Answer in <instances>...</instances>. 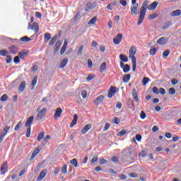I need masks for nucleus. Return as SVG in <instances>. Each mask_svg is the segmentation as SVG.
Segmentation results:
<instances>
[{"label": "nucleus", "instance_id": "obj_28", "mask_svg": "<svg viewBox=\"0 0 181 181\" xmlns=\"http://www.w3.org/2000/svg\"><path fill=\"white\" fill-rule=\"evenodd\" d=\"M37 83V76H35L31 83L33 86L31 88V90H35V86H36Z\"/></svg>", "mask_w": 181, "mask_h": 181}, {"label": "nucleus", "instance_id": "obj_9", "mask_svg": "<svg viewBox=\"0 0 181 181\" xmlns=\"http://www.w3.org/2000/svg\"><path fill=\"white\" fill-rule=\"evenodd\" d=\"M62 112H63V110L60 107H57L55 110L54 118H55V119H58V118H60V117H62Z\"/></svg>", "mask_w": 181, "mask_h": 181}, {"label": "nucleus", "instance_id": "obj_13", "mask_svg": "<svg viewBox=\"0 0 181 181\" xmlns=\"http://www.w3.org/2000/svg\"><path fill=\"white\" fill-rule=\"evenodd\" d=\"M116 91H117V90H115V87L111 86V87L110 88L109 93H108V94H107L108 98H112V96L115 95Z\"/></svg>", "mask_w": 181, "mask_h": 181}, {"label": "nucleus", "instance_id": "obj_50", "mask_svg": "<svg viewBox=\"0 0 181 181\" xmlns=\"http://www.w3.org/2000/svg\"><path fill=\"white\" fill-rule=\"evenodd\" d=\"M0 56H8V51L3 49L0 51Z\"/></svg>", "mask_w": 181, "mask_h": 181}, {"label": "nucleus", "instance_id": "obj_63", "mask_svg": "<svg viewBox=\"0 0 181 181\" xmlns=\"http://www.w3.org/2000/svg\"><path fill=\"white\" fill-rule=\"evenodd\" d=\"M119 177L121 180H125V179H127V175L121 174L119 175Z\"/></svg>", "mask_w": 181, "mask_h": 181}, {"label": "nucleus", "instance_id": "obj_39", "mask_svg": "<svg viewBox=\"0 0 181 181\" xmlns=\"http://www.w3.org/2000/svg\"><path fill=\"white\" fill-rule=\"evenodd\" d=\"M21 42H30V38H29L28 36L22 37L20 39Z\"/></svg>", "mask_w": 181, "mask_h": 181}, {"label": "nucleus", "instance_id": "obj_2", "mask_svg": "<svg viewBox=\"0 0 181 181\" xmlns=\"http://www.w3.org/2000/svg\"><path fill=\"white\" fill-rule=\"evenodd\" d=\"M136 54V48L132 47L129 49V59H132V71H135L136 70V58L135 54Z\"/></svg>", "mask_w": 181, "mask_h": 181}, {"label": "nucleus", "instance_id": "obj_58", "mask_svg": "<svg viewBox=\"0 0 181 181\" xmlns=\"http://www.w3.org/2000/svg\"><path fill=\"white\" fill-rule=\"evenodd\" d=\"M152 91L154 93V94H159V89L158 87H153Z\"/></svg>", "mask_w": 181, "mask_h": 181}, {"label": "nucleus", "instance_id": "obj_10", "mask_svg": "<svg viewBox=\"0 0 181 181\" xmlns=\"http://www.w3.org/2000/svg\"><path fill=\"white\" fill-rule=\"evenodd\" d=\"M47 173V170H42L40 173L39 174L37 178V181H41L43 180V178L46 176Z\"/></svg>", "mask_w": 181, "mask_h": 181}, {"label": "nucleus", "instance_id": "obj_18", "mask_svg": "<svg viewBox=\"0 0 181 181\" xmlns=\"http://www.w3.org/2000/svg\"><path fill=\"white\" fill-rule=\"evenodd\" d=\"M159 3L157 1L153 2L150 6H148V11H155L156 9V6H158Z\"/></svg>", "mask_w": 181, "mask_h": 181}, {"label": "nucleus", "instance_id": "obj_51", "mask_svg": "<svg viewBox=\"0 0 181 181\" xmlns=\"http://www.w3.org/2000/svg\"><path fill=\"white\" fill-rule=\"evenodd\" d=\"M140 118L141 119H145V118H146V114L145 113V112L141 111L140 113Z\"/></svg>", "mask_w": 181, "mask_h": 181}, {"label": "nucleus", "instance_id": "obj_64", "mask_svg": "<svg viewBox=\"0 0 181 181\" xmlns=\"http://www.w3.org/2000/svg\"><path fill=\"white\" fill-rule=\"evenodd\" d=\"M119 2L122 6H127V0H119Z\"/></svg>", "mask_w": 181, "mask_h": 181}, {"label": "nucleus", "instance_id": "obj_43", "mask_svg": "<svg viewBox=\"0 0 181 181\" xmlns=\"http://www.w3.org/2000/svg\"><path fill=\"white\" fill-rule=\"evenodd\" d=\"M125 134H127V130L122 129V131H120V132L117 134V136H124V135H125Z\"/></svg>", "mask_w": 181, "mask_h": 181}, {"label": "nucleus", "instance_id": "obj_19", "mask_svg": "<svg viewBox=\"0 0 181 181\" xmlns=\"http://www.w3.org/2000/svg\"><path fill=\"white\" fill-rule=\"evenodd\" d=\"M26 87V81H23L20 86H18V90L20 93H23L25 88Z\"/></svg>", "mask_w": 181, "mask_h": 181}, {"label": "nucleus", "instance_id": "obj_8", "mask_svg": "<svg viewBox=\"0 0 181 181\" xmlns=\"http://www.w3.org/2000/svg\"><path fill=\"white\" fill-rule=\"evenodd\" d=\"M1 175H5L8 172V163L4 162L0 168Z\"/></svg>", "mask_w": 181, "mask_h": 181}, {"label": "nucleus", "instance_id": "obj_38", "mask_svg": "<svg viewBox=\"0 0 181 181\" xmlns=\"http://www.w3.org/2000/svg\"><path fill=\"white\" fill-rule=\"evenodd\" d=\"M156 52H158V48H151L150 49V54L151 56H155V54H156Z\"/></svg>", "mask_w": 181, "mask_h": 181}, {"label": "nucleus", "instance_id": "obj_11", "mask_svg": "<svg viewBox=\"0 0 181 181\" xmlns=\"http://www.w3.org/2000/svg\"><path fill=\"white\" fill-rule=\"evenodd\" d=\"M90 129H91V124H88L81 129V134L84 135V134H87Z\"/></svg>", "mask_w": 181, "mask_h": 181}, {"label": "nucleus", "instance_id": "obj_57", "mask_svg": "<svg viewBox=\"0 0 181 181\" xmlns=\"http://www.w3.org/2000/svg\"><path fill=\"white\" fill-rule=\"evenodd\" d=\"M13 62H14V63H16V64H18V63H20L21 59H19V57L18 56L15 57Z\"/></svg>", "mask_w": 181, "mask_h": 181}, {"label": "nucleus", "instance_id": "obj_7", "mask_svg": "<svg viewBox=\"0 0 181 181\" xmlns=\"http://www.w3.org/2000/svg\"><path fill=\"white\" fill-rule=\"evenodd\" d=\"M122 40V34L119 33L113 39V43L114 45H118L119 43H121Z\"/></svg>", "mask_w": 181, "mask_h": 181}, {"label": "nucleus", "instance_id": "obj_21", "mask_svg": "<svg viewBox=\"0 0 181 181\" xmlns=\"http://www.w3.org/2000/svg\"><path fill=\"white\" fill-rule=\"evenodd\" d=\"M67 49V40H64V42L63 44V46L61 48L60 54H64V52H66V49Z\"/></svg>", "mask_w": 181, "mask_h": 181}, {"label": "nucleus", "instance_id": "obj_46", "mask_svg": "<svg viewBox=\"0 0 181 181\" xmlns=\"http://www.w3.org/2000/svg\"><path fill=\"white\" fill-rule=\"evenodd\" d=\"M44 39H47V40H50V39H52V35H50V33H47L44 35Z\"/></svg>", "mask_w": 181, "mask_h": 181}, {"label": "nucleus", "instance_id": "obj_24", "mask_svg": "<svg viewBox=\"0 0 181 181\" xmlns=\"http://www.w3.org/2000/svg\"><path fill=\"white\" fill-rule=\"evenodd\" d=\"M105 70H107V63L103 62L100 65L99 71L100 73H103V71H105Z\"/></svg>", "mask_w": 181, "mask_h": 181}, {"label": "nucleus", "instance_id": "obj_30", "mask_svg": "<svg viewBox=\"0 0 181 181\" xmlns=\"http://www.w3.org/2000/svg\"><path fill=\"white\" fill-rule=\"evenodd\" d=\"M59 37V35H56L55 36H54V37H52V39L49 41V45L50 46H53V45H54V43L56 42V40H57Z\"/></svg>", "mask_w": 181, "mask_h": 181}, {"label": "nucleus", "instance_id": "obj_25", "mask_svg": "<svg viewBox=\"0 0 181 181\" xmlns=\"http://www.w3.org/2000/svg\"><path fill=\"white\" fill-rule=\"evenodd\" d=\"M32 30L35 31V33L39 32V25L37 23H34L31 27Z\"/></svg>", "mask_w": 181, "mask_h": 181}, {"label": "nucleus", "instance_id": "obj_15", "mask_svg": "<svg viewBox=\"0 0 181 181\" xmlns=\"http://www.w3.org/2000/svg\"><path fill=\"white\" fill-rule=\"evenodd\" d=\"M168 37H163L161 38H159L158 40H157V44L158 45H165L166 43H168Z\"/></svg>", "mask_w": 181, "mask_h": 181}, {"label": "nucleus", "instance_id": "obj_12", "mask_svg": "<svg viewBox=\"0 0 181 181\" xmlns=\"http://www.w3.org/2000/svg\"><path fill=\"white\" fill-rule=\"evenodd\" d=\"M8 50H9L10 53H12V54H16V53H18V52H19V49L18 48L17 46H15V45H12L11 47H9Z\"/></svg>", "mask_w": 181, "mask_h": 181}, {"label": "nucleus", "instance_id": "obj_61", "mask_svg": "<svg viewBox=\"0 0 181 181\" xmlns=\"http://www.w3.org/2000/svg\"><path fill=\"white\" fill-rule=\"evenodd\" d=\"M110 123H105L103 131H105V132L108 131V128H110Z\"/></svg>", "mask_w": 181, "mask_h": 181}, {"label": "nucleus", "instance_id": "obj_31", "mask_svg": "<svg viewBox=\"0 0 181 181\" xmlns=\"http://www.w3.org/2000/svg\"><path fill=\"white\" fill-rule=\"evenodd\" d=\"M156 18H158V13H153V14H150L148 17V19L149 21H153V19H156Z\"/></svg>", "mask_w": 181, "mask_h": 181}, {"label": "nucleus", "instance_id": "obj_42", "mask_svg": "<svg viewBox=\"0 0 181 181\" xmlns=\"http://www.w3.org/2000/svg\"><path fill=\"white\" fill-rule=\"evenodd\" d=\"M8 100V95L4 94L1 98H0V101L5 102Z\"/></svg>", "mask_w": 181, "mask_h": 181}, {"label": "nucleus", "instance_id": "obj_55", "mask_svg": "<svg viewBox=\"0 0 181 181\" xmlns=\"http://www.w3.org/2000/svg\"><path fill=\"white\" fill-rule=\"evenodd\" d=\"M30 131H31L30 127H28L27 132L25 134L26 138H29L30 136Z\"/></svg>", "mask_w": 181, "mask_h": 181}, {"label": "nucleus", "instance_id": "obj_52", "mask_svg": "<svg viewBox=\"0 0 181 181\" xmlns=\"http://www.w3.org/2000/svg\"><path fill=\"white\" fill-rule=\"evenodd\" d=\"M95 162H98V158L97 156H93L90 160V163L94 164Z\"/></svg>", "mask_w": 181, "mask_h": 181}, {"label": "nucleus", "instance_id": "obj_41", "mask_svg": "<svg viewBox=\"0 0 181 181\" xmlns=\"http://www.w3.org/2000/svg\"><path fill=\"white\" fill-rule=\"evenodd\" d=\"M130 69L131 68L129 67V65H128V64L124 65V66L123 67L124 73H128V71H129Z\"/></svg>", "mask_w": 181, "mask_h": 181}, {"label": "nucleus", "instance_id": "obj_4", "mask_svg": "<svg viewBox=\"0 0 181 181\" xmlns=\"http://www.w3.org/2000/svg\"><path fill=\"white\" fill-rule=\"evenodd\" d=\"M9 129H11V127L9 126H6L1 135H0V144L2 142V141H4V139L5 138V136H6V134H8V132H9Z\"/></svg>", "mask_w": 181, "mask_h": 181}, {"label": "nucleus", "instance_id": "obj_17", "mask_svg": "<svg viewBox=\"0 0 181 181\" xmlns=\"http://www.w3.org/2000/svg\"><path fill=\"white\" fill-rule=\"evenodd\" d=\"M132 94L134 101H136V103H138V101H139V99L138 98V93H136V89L133 88Z\"/></svg>", "mask_w": 181, "mask_h": 181}, {"label": "nucleus", "instance_id": "obj_32", "mask_svg": "<svg viewBox=\"0 0 181 181\" xmlns=\"http://www.w3.org/2000/svg\"><path fill=\"white\" fill-rule=\"evenodd\" d=\"M119 59H120L121 62H124V63L128 62V58L127 57V56H125L124 54H120Z\"/></svg>", "mask_w": 181, "mask_h": 181}, {"label": "nucleus", "instance_id": "obj_35", "mask_svg": "<svg viewBox=\"0 0 181 181\" xmlns=\"http://www.w3.org/2000/svg\"><path fill=\"white\" fill-rule=\"evenodd\" d=\"M70 163L72 164L74 168H77V166H78V163L76 158L71 160Z\"/></svg>", "mask_w": 181, "mask_h": 181}, {"label": "nucleus", "instance_id": "obj_27", "mask_svg": "<svg viewBox=\"0 0 181 181\" xmlns=\"http://www.w3.org/2000/svg\"><path fill=\"white\" fill-rule=\"evenodd\" d=\"M180 15H181V10L180 9L173 11L171 13V16H180Z\"/></svg>", "mask_w": 181, "mask_h": 181}, {"label": "nucleus", "instance_id": "obj_14", "mask_svg": "<svg viewBox=\"0 0 181 181\" xmlns=\"http://www.w3.org/2000/svg\"><path fill=\"white\" fill-rule=\"evenodd\" d=\"M104 100V95H101L95 98V100L93 101L94 104L96 105H100L101 103H103V100Z\"/></svg>", "mask_w": 181, "mask_h": 181}, {"label": "nucleus", "instance_id": "obj_60", "mask_svg": "<svg viewBox=\"0 0 181 181\" xmlns=\"http://www.w3.org/2000/svg\"><path fill=\"white\" fill-rule=\"evenodd\" d=\"M129 176L130 177H132L133 179L138 177V175H136V173H134L129 174Z\"/></svg>", "mask_w": 181, "mask_h": 181}, {"label": "nucleus", "instance_id": "obj_48", "mask_svg": "<svg viewBox=\"0 0 181 181\" xmlns=\"http://www.w3.org/2000/svg\"><path fill=\"white\" fill-rule=\"evenodd\" d=\"M61 172H62V173H64V175H66V173H67V165H65L62 167Z\"/></svg>", "mask_w": 181, "mask_h": 181}, {"label": "nucleus", "instance_id": "obj_47", "mask_svg": "<svg viewBox=\"0 0 181 181\" xmlns=\"http://www.w3.org/2000/svg\"><path fill=\"white\" fill-rule=\"evenodd\" d=\"M100 165H105L106 163H108V161L104 158H101L99 160Z\"/></svg>", "mask_w": 181, "mask_h": 181}, {"label": "nucleus", "instance_id": "obj_45", "mask_svg": "<svg viewBox=\"0 0 181 181\" xmlns=\"http://www.w3.org/2000/svg\"><path fill=\"white\" fill-rule=\"evenodd\" d=\"M45 137V132L40 133L37 136V141H42L43 138Z\"/></svg>", "mask_w": 181, "mask_h": 181}, {"label": "nucleus", "instance_id": "obj_6", "mask_svg": "<svg viewBox=\"0 0 181 181\" xmlns=\"http://www.w3.org/2000/svg\"><path fill=\"white\" fill-rule=\"evenodd\" d=\"M138 8H139V4H136L134 6H132L130 8L132 15H138Z\"/></svg>", "mask_w": 181, "mask_h": 181}, {"label": "nucleus", "instance_id": "obj_36", "mask_svg": "<svg viewBox=\"0 0 181 181\" xmlns=\"http://www.w3.org/2000/svg\"><path fill=\"white\" fill-rule=\"evenodd\" d=\"M60 46H62V41L58 40L55 44L56 50L54 52H59V49H60Z\"/></svg>", "mask_w": 181, "mask_h": 181}, {"label": "nucleus", "instance_id": "obj_49", "mask_svg": "<svg viewBox=\"0 0 181 181\" xmlns=\"http://www.w3.org/2000/svg\"><path fill=\"white\" fill-rule=\"evenodd\" d=\"M21 127H22V121H20L16 126L15 127L14 129L15 131H18V129H19L21 128Z\"/></svg>", "mask_w": 181, "mask_h": 181}, {"label": "nucleus", "instance_id": "obj_5", "mask_svg": "<svg viewBox=\"0 0 181 181\" xmlns=\"http://www.w3.org/2000/svg\"><path fill=\"white\" fill-rule=\"evenodd\" d=\"M47 112V108H42L37 115V119H43L44 117H46V113Z\"/></svg>", "mask_w": 181, "mask_h": 181}, {"label": "nucleus", "instance_id": "obj_33", "mask_svg": "<svg viewBox=\"0 0 181 181\" xmlns=\"http://www.w3.org/2000/svg\"><path fill=\"white\" fill-rule=\"evenodd\" d=\"M77 49H78V52H77L78 56H81V54H83V49H84V46L81 45L80 47H77Z\"/></svg>", "mask_w": 181, "mask_h": 181}, {"label": "nucleus", "instance_id": "obj_29", "mask_svg": "<svg viewBox=\"0 0 181 181\" xmlns=\"http://www.w3.org/2000/svg\"><path fill=\"white\" fill-rule=\"evenodd\" d=\"M131 79V75L130 74H125L123 76V83H128L129 80Z\"/></svg>", "mask_w": 181, "mask_h": 181}, {"label": "nucleus", "instance_id": "obj_54", "mask_svg": "<svg viewBox=\"0 0 181 181\" xmlns=\"http://www.w3.org/2000/svg\"><path fill=\"white\" fill-rule=\"evenodd\" d=\"M6 62L8 64H9V63H11V62H12V57L7 55L6 56Z\"/></svg>", "mask_w": 181, "mask_h": 181}, {"label": "nucleus", "instance_id": "obj_26", "mask_svg": "<svg viewBox=\"0 0 181 181\" xmlns=\"http://www.w3.org/2000/svg\"><path fill=\"white\" fill-rule=\"evenodd\" d=\"M20 59H25L28 56V51H21L18 53Z\"/></svg>", "mask_w": 181, "mask_h": 181}, {"label": "nucleus", "instance_id": "obj_20", "mask_svg": "<svg viewBox=\"0 0 181 181\" xmlns=\"http://www.w3.org/2000/svg\"><path fill=\"white\" fill-rule=\"evenodd\" d=\"M68 62H69V59L67 58L64 59L60 63L59 69H64V67L67 66Z\"/></svg>", "mask_w": 181, "mask_h": 181}, {"label": "nucleus", "instance_id": "obj_59", "mask_svg": "<svg viewBox=\"0 0 181 181\" xmlns=\"http://www.w3.org/2000/svg\"><path fill=\"white\" fill-rule=\"evenodd\" d=\"M88 66L89 67V69H91V67H93V61H91L90 59H88Z\"/></svg>", "mask_w": 181, "mask_h": 181}, {"label": "nucleus", "instance_id": "obj_62", "mask_svg": "<svg viewBox=\"0 0 181 181\" xmlns=\"http://www.w3.org/2000/svg\"><path fill=\"white\" fill-rule=\"evenodd\" d=\"M178 81L177 79L176 78H173L171 80V84H173V86H176V84H177Z\"/></svg>", "mask_w": 181, "mask_h": 181}, {"label": "nucleus", "instance_id": "obj_40", "mask_svg": "<svg viewBox=\"0 0 181 181\" xmlns=\"http://www.w3.org/2000/svg\"><path fill=\"white\" fill-rule=\"evenodd\" d=\"M168 92L170 95H173L174 94H176V89H175V88H170Z\"/></svg>", "mask_w": 181, "mask_h": 181}, {"label": "nucleus", "instance_id": "obj_3", "mask_svg": "<svg viewBox=\"0 0 181 181\" xmlns=\"http://www.w3.org/2000/svg\"><path fill=\"white\" fill-rule=\"evenodd\" d=\"M123 152L124 153H127V155H129L130 156H132V158H131L132 160L134 159V158H136L137 154L135 152V148H134V146H130L127 148H124L123 150Z\"/></svg>", "mask_w": 181, "mask_h": 181}, {"label": "nucleus", "instance_id": "obj_22", "mask_svg": "<svg viewBox=\"0 0 181 181\" xmlns=\"http://www.w3.org/2000/svg\"><path fill=\"white\" fill-rule=\"evenodd\" d=\"M40 152V148H36L33 152V154L30 158V160H33L36 156H37V154Z\"/></svg>", "mask_w": 181, "mask_h": 181}, {"label": "nucleus", "instance_id": "obj_56", "mask_svg": "<svg viewBox=\"0 0 181 181\" xmlns=\"http://www.w3.org/2000/svg\"><path fill=\"white\" fill-rule=\"evenodd\" d=\"M81 96L83 98H87V90H82L81 91Z\"/></svg>", "mask_w": 181, "mask_h": 181}, {"label": "nucleus", "instance_id": "obj_16", "mask_svg": "<svg viewBox=\"0 0 181 181\" xmlns=\"http://www.w3.org/2000/svg\"><path fill=\"white\" fill-rule=\"evenodd\" d=\"M34 119H35V117H33V116L30 117L27 119V121L25 122V127H30V126L32 125V122H33Z\"/></svg>", "mask_w": 181, "mask_h": 181}, {"label": "nucleus", "instance_id": "obj_37", "mask_svg": "<svg viewBox=\"0 0 181 181\" xmlns=\"http://www.w3.org/2000/svg\"><path fill=\"white\" fill-rule=\"evenodd\" d=\"M97 22V17L94 16L92 19H90L88 24V25H94Z\"/></svg>", "mask_w": 181, "mask_h": 181}, {"label": "nucleus", "instance_id": "obj_44", "mask_svg": "<svg viewBox=\"0 0 181 181\" xmlns=\"http://www.w3.org/2000/svg\"><path fill=\"white\" fill-rule=\"evenodd\" d=\"M169 53H170V52L169 51V49H166L163 53V57L164 59H166V57H168V56H169Z\"/></svg>", "mask_w": 181, "mask_h": 181}, {"label": "nucleus", "instance_id": "obj_1", "mask_svg": "<svg viewBox=\"0 0 181 181\" xmlns=\"http://www.w3.org/2000/svg\"><path fill=\"white\" fill-rule=\"evenodd\" d=\"M148 8H149V1L146 0L144 1L140 9L139 17L137 22L138 26L141 25L142 22H144V20L145 19V15H146V9H148Z\"/></svg>", "mask_w": 181, "mask_h": 181}, {"label": "nucleus", "instance_id": "obj_23", "mask_svg": "<svg viewBox=\"0 0 181 181\" xmlns=\"http://www.w3.org/2000/svg\"><path fill=\"white\" fill-rule=\"evenodd\" d=\"M77 119H78V116L77 115H74V119L72 120L71 123L70 124V127L73 128L76 124H77Z\"/></svg>", "mask_w": 181, "mask_h": 181}, {"label": "nucleus", "instance_id": "obj_53", "mask_svg": "<svg viewBox=\"0 0 181 181\" xmlns=\"http://www.w3.org/2000/svg\"><path fill=\"white\" fill-rule=\"evenodd\" d=\"M159 94H162V95H165L166 94V90L163 88H160Z\"/></svg>", "mask_w": 181, "mask_h": 181}, {"label": "nucleus", "instance_id": "obj_34", "mask_svg": "<svg viewBox=\"0 0 181 181\" xmlns=\"http://www.w3.org/2000/svg\"><path fill=\"white\" fill-rule=\"evenodd\" d=\"M149 81H151V79H149V78H148V77L143 78V79H142L143 86H146L148 84V83H149Z\"/></svg>", "mask_w": 181, "mask_h": 181}]
</instances>
